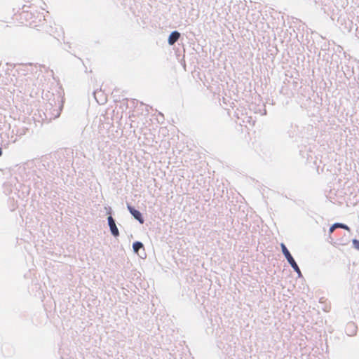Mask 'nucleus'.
<instances>
[{
  "mask_svg": "<svg viewBox=\"0 0 359 359\" xmlns=\"http://www.w3.org/2000/svg\"><path fill=\"white\" fill-rule=\"evenodd\" d=\"M341 229H344L348 231H350V228L346 224H342Z\"/></svg>",
  "mask_w": 359,
  "mask_h": 359,
  "instance_id": "nucleus-7",
  "label": "nucleus"
},
{
  "mask_svg": "<svg viewBox=\"0 0 359 359\" xmlns=\"http://www.w3.org/2000/svg\"><path fill=\"white\" fill-rule=\"evenodd\" d=\"M2 155V150L0 148V156Z\"/></svg>",
  "mask_w": 359,
  "mask_h": 359,
  "instance_id": "nucleus-10",
  "label": "nucleus"
},
{
  "mask_svg": "<svg viewBox=\"0 0 359 359\" xmlns=\"http://www.w3.org/2000/svg\"><path fill=\"white\" fill-rule=\"evenodd\" d=\"M334 225L335 226L336 228H341L342 224L341 223H335V224H334Z\"/></svg>",
  "mask_w": 359,
  "mask_h": 359,
  "instance_id": "nucleus-9",
  "label": "nucleus"
},
{
  "mask_svg": "<svg viewBox=\"0 0 359 359\" xmlns=\"http://www.w3.org/2000/svg\"><path fill=\"white\" fill-rule=\"evenodd\" d=\"M280 246H281L282 252L284 254V255H285V258L287 259V262L290 264V265L293 268V269L300 276H301V271H300L298 265L295 262L294 259H293L292 256L291 255V254L290 253V252L287 249L286 246L283 243H281Z\"/></svg>",
  "mask_w": 359,
  "mask_h": 359,
  "instance_id": "nucleus-1",
  "label": "nucleus"
},
{
  "mask_svg": "<svg viewBox=\"0 0 359 359\" xmlns=\"http://www.w3.org/2000/svg\"><path fill=\"white\" fill-rule=\"evenodd\" d=\"M133 248L134 251L135 252H137L140 248H143V245L140 242H135L133 243Z\"/></svg>",
  "mask_w": 359,
  "mask_h": 359,
  "instance_id": "nucleus-5",
  "label": "nucleus"
},
{
  "mask_svg": "<svg viewBox=\"0 0 359 359\" xmlns=\"http://www.w3.org/2000/svg\"><path fill=\"white\" fill-rule=\"evenodd\" d=\"M352 243H353L354 248L359 250V241L357 239H353Z\"/></svg>",
  "mask_w": 359,
  "mask_h": 359,
  "instance_id": "nucleus-6",
  "label": "nucleus"
},
{
  "mask_svg": "<svg viewBox=\"0 0 359 359\" xmlns=\"http://www.w3.org/2000/svg\"><path fill=\"white\" fill-rule=\"evenodd\" d=\"M336 229L335 226L333 224L329 229V232H330V234H331L334 231V229Z\"/></svg>",
  "mask_w": 359,
  "mask_h": 359,
  "instance_id": "nucleus-8",
  "label": "nucleus"
},
{
  "mask_svg": "<svg viewBox=\"0 0 359 359\" xmlns=\"http://www.w3.org/2000/svg\"><path fill=\"white\" fill-rule=\"evenodd\" d=\"M128 209L129 212L131 213V215L137 219L138 220L141 224H143L144 219L142 218V214L140 211L135 210L134 208H133L130 205H128Z\"/></svg>",
  "mask_w": 359,
  "mask_h": 359,
  "instance_id": "nucleus-2",
  "label": "nucleus"
},
{
  "mask_svg": "<svg viewBox=\"0 0 359 359\" xmlns=\"http://www.w3.org/2000/svg\"><path fill=\"white\" fill-rule=\"evenodd\" d=\"M180 34L177 32H172L168 38V43L170 45H173L180 38Z\"/></svg>",
  "mask_w": 359,
  "mask_h": 359,
  "instance_id": "nucleus-4",
  "label": "nucleus"
},
{
  "mask_svg": "<svg viewBox=\"0 0 359 359\" xmlns=\"http://www.w3.org/2000/svg\"><path fill=\"white\" fill-rule=\"evenodd\" d=\"M108 222H109V226L110 227V230H111V233L114 236H118L119 235V232H118V228L116 227L115 222L111 216H109L108 217Z\"/></svg>",
  "mask_w": 359,
  "mask_h": 359,
  "instance_id": "nucleus-3",
  "label": "nucleus"
}]
</instances>
